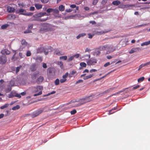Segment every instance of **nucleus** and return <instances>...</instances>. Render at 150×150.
Returning a JSON list of instances; mask_svg holds the SVG:
<instances>
[{
	"label": "nucleus",
	"instance_id": "nucleus-32",
	"mask_svg": "<svg viewBox=\"0 0 150 150\" xmlns=\"http://www.w3.org/2000/svg\"><path fill=\"white\" fill-rule=\"evenodd\" d=\"M53 9L52 8H49L47 9L46 10L47 12L48 13V14H50V13L51 12H53Z\"/></svg>",
	"mask_w": 150,
	"mask_h": 150
},
{
	"label": "nucleus",
	"instance_id": "nucleus-41",
	"mask_svg": "<svg viewBox=\"0 0 150 150\" xmlns=\"http://www.w3.org/2000/svg\"><path fill=\"white\" fill-rule=\"evenodd\" d=\"M76 112V110H73L71 111L70 112L71 114V115H74Z\"/></svg>",
	"mask_w": 150,
	"mask_h": 150
},
{
	"label": "nucleus",
	"instance_id": "nucleus-47",
	"mask_svg": "<svg viewBox=\"0 0 150 150\" xmlns=\"http://www.w3.org/2000/svg\"><path fill=\"white\" fill-rule=\"evenodd\" d=\"M21 66L18 67H16V73H17L18 71H19L21 67Z\"/></svg>",
	"mask_w": 150,
	"mask_h": 150
},
{
	"label": "nucleus",
	"instance_id": "nucleus-45",
	"mask_svg": "<svg viewBox=\"0 0 150 150\" xmlns=\"http://www.w3.org/2000/svg\"><path fill=\"white\" fill-rule=\"evenodd\" d=\"M42 94V92L41 91H40L38 93L35 94L34 95V96H36L41 95Z\"/></svg>",
	"mask_w": 150,
	"mask_h": 150
},
{
	"label": "nucleus",
	"instance_id": "nucleus-39",
	"mask_svg": "<svg viewBox=\"0 0 150 150\" xmlns=\"http://www.w3.org/2000/svg\"><path fill=\"white\" fill-rule=\"evenodd\" d=\"M21 14H23V15H26V16H31V15H33V13H32L30 12V13H22Z\"/></svg>",
	"mask_w": 150,
	"mask_h": 150
},
{
	"label": "nucleus",
	"instance_id": "nucleus-5",
	"mask_svg": "<svg viewBox=\"0 0 150 150\" xmlns=\"http://www.w3.org/2000/svg\"><path fill=\"white\" fill-rule=\"evenodd\" d=\"M86 62L88 65H93L97 63V60L96 59L91 58L88 60Z\"/></svg>",
	"mask_w": 150,
	"mask_h": 150
},
{
	"label": "nucleus",
	"instance_id": "nucleus-50",
	"mask_svg": "<svg viewBox=\"0 0 150 150\" xmlns=\"http://www.w3.org/2000/svg\"><path fill=\"white\" fill-rule=\"evenodd\" d=\"M110 64L109 62H107L104 64V67H106L109 65Z\"/></svg>",
	"mask_w": 150,
	"mask_h": 150
},
{
	"label": "nucleus",
	"instance_id": "nucleus-15",
	"mask_svg": "<svg viewBox=\"0 0 150 150\" xmlns=\"http://www.w3.org/2000/svg\"><path fill=\"white\" fill-rule=\"evenodd\" d=\"M44 79V78L42 76H40L36 80V82L38 83H41Z\"/></svg>",
	"mask_w": 150,
	"mask_h": 150
},
{
	"label": "nucleus",
	"instance_id": "nucleus-61",
	"mask_svg": "<svg viewBox=\"0 0 150 150\" xmlns=\"http://www.w3.org/2000/svg\"><path fill=\"white\" fill-rule=\"evenodd\" d=\"M35 10V8L34 7L31 6L30 7V11H34Z\"/></svg>",
	"mask_w": 150,
	"mask_h": 150
},
{
	"label": "nucleus",
	"instance_id": "nucleus-11",
	"mask_svg": "<svg viewBox=\"0 0 150 150\" xmlns=\"http://www.w3.org/2000/svg\"><path fill=\"white\" fill-rule=\"evenodd\" d=\"M108 45H105L103 46H100L99 47L98 49L100 51H103L107 49V47H108Z\"/></svg>",
	"mask_w": 150,
	"mask_h": 150
},
{
	"label": "nucleus",
	"instance_id": "nucleus-16",
	"mask_svg": "<svg viewBox=\"0 0 150 150\" xmlns=\"http://www.w3.org/2000/svg\"><path fill=\"white\" fill-rule=\"evenodd\" d=\"M94 75V74H89L88 75H87V76H84L83 77V79L84 80L88 79H90V78H91Z\"/></svg>",
	"mask_w": 150,
	"mask_h": 150
},
{
	"label": "nucleus",
	"instance_id": "nucleus-33",
	"mask_svg": "<svg viewBox=\"0 0 150 150\" xmlns=\"http://www.w3.org/2000/svg\"><path fill=\"white\" fill-rule=\"evenodd\" d=\"M69 75L68 72H66L64 75H63L62 77L64 79H66V78Z\"/></svg>",
	"mask_w": 150,
	"mask_h": 150
},
{
	"label": "nucleus",
	"instance_id": "nucleus-25",
	"mask_svg": "<svg viewBox=\"0 0 150 150\" xmlns=\"http://www.w3.org/2000/svg\"><path fill=\"white\" fill-rule=\"evenodd\" d=\"M34 89H36V90H35V92H36L37 91H38L39 90H42L43 88L41 86H37V87H34Z\"/></svg>",
	"mask_w": 150,
	"mask_h": 150
},
{
	"label": "nucleus",
	"instance_id": "nucleus-64",
	"mask_svg": "<svg viewBox=\"0 0 150 150\" xmlns=\"http://www.w3.org/2000/svg\"><path fill=\"white\" fill-rule=\"evenodd\" d=\"M25 11V10L23 8L20 9L19 11V12H23Z\"/></svg>",
	"mask_w": 150,
	"mask_h": 150
},
{
	"label": "nucleus",
	"instance_id": "nucleus-12",
	"mask_svg": "<svg viewBox=\"0 0 150 150\" xmlns=\"http://www.w3.org/2000/svg\"><path fill=\"white\" fill-rule=\"evenodd\" d=\"M10 51L7 49H3L1 51V53L3 54H6L8 55L10 54Z\"/></svg>",
	"mask_w": 150,
	"mask_h": 150
},
{
	"label": "nucleus",
	"instance_id": "nucleus-17",
	"mask_svg": "<svg viewBox=\"0 0 150 150\" xmlns=\"http://www.w3.org/2000/svg\"><path fill=\"white\" fill-rule=\"evenodd\" d=\"M108 32L107 31H101L99 32H96L95 34L97 35H102L104 34L105 33H107Z\"/></svg>",
	"mask_w": 150,
	"mask_h": 150
},
{
	"label": "nucleus",
	"instance_id": "nucleus-21",
	"mask_svg": "<svg viewBox=\"0 0 150 150\" xmlns=\"http://www.w3.org/2000/svg\"><path fill=\"white\" fill-rule=\"evenodd\" d=\"M86 35V34L85 33H81L79 34L78 36H76V38L79 39L81 37H83Z\"/></svg>",
	"mask_w": 150,
	"mask_h": 150
},
{
	"label": "nucleus",
	"instance_id": "nucleus-23",
	"mask_svg": "<svg viewBox=\"0 0 150 150\" xmlns=\"http://www.w3.org/2000/svg\"><path fill=\"white\" fill-rule=\"evenodd\" d=\"M80 65L81 66V67L80 68V69H82L81 67H85L86 66V64L85 63L83 62H82L80 63Z\"/></svg>",
	"mask_w": 150,
	"mask_h": 150
},
{
	"label": "nucleus",
	"instance_id": "nucleus-56",
	"mask_svg": "<svg viewBox=\"0 0 150 150\" xmlns=\"http://www.w3.org/2000/svg\"><path fill=\"white\" fill-rule=\"evenodd\" d=\"M73 56L74 57H75L76 58H78L79 57L80 54H77Z\"/></svg>",
	"mask_w": 150,
	"mask_h": 150
},
{
	"label": "nucleus",
	"instance_id": "nucleus-29",
	"mask_svg": "<svg viewBox=\"0 0 150 150\" xmlns=\"http://www.w3.org/2000/svg\"><path fill=\"white\" fill-rule=\"evenodd\" d=\"M60 81L58 79H57L54 81V83L55 85H58Z\"/></svg>",
	"mask_w": 150,
	"mask_h": 150
},
{
	"label": "nucleus",
	"instance_id": "nucleus-31",
	"mask_svg": "<svg viewBox=\"0 0 150 150\" xmlns=\"http://www.w3.org/2000/svg\"><path fill=\"white\" fill-rule=\"evenodd\" d=\"M67 57L66 56H61L59 57L60 59H63L64 60H67Z\"/></svg>",
	"mask_w": 150,
	"mask_h": 150
},
{
	"label": "nucleus",
	"instance_id": "nucleus-40",
	"mask_svg": "<svg viewBox=\"0 0 150 150\" xmlns=\"http://www.w3.org/2000/svg\"><path fill=\"white\" fill-rule=\"evenodd\" d=\"M116 109H117V107H115L113 108L112 110H109V112L108 114H109V115H110L111 114L113 113H114V112H111L112 111V110H116Z\"/></svg>",
	"mask_w": 150,
	"mask_h": 150
},
{
	"label": "nucleus",
	"instance_id": "nucleus-52",
	"mask_svg": "<svg viewBox=\"0 0 150 150\" xmlns=\"http://www.w3.org/2000/svg\"><path fill=\"white\" fill-rule=\"evenodd\" d=\"M140 87V85H137L135 86L133 88V90H134L139 88Z\"/></svg>",
	"mask_w": 150,
	"mask_h": 150
},
{
	"label": "nucleus",
	"instance_id": "nucleus-36",
	"mask_svg": "<svg viewBox=\"0 0 150 150\" xmlns=\"http://www.w3.org/2000/svg\"><path fill=\"white\" fill-rule=\"evenodd\" d=\"M8 24H5L1 26V28L2 29H4L6 28L8 26Z\"/></svg>",
	"mask_w": 150,
	"mask_h": 150
},
{
	"label": "nucleus",
	"instance_id": "nucleus-22",
	"mask_svg": "<svg viewBox=\"0 0 150 150\" xmlns=\"http://www.w3.org/2000/svg\"><path fill=\"white\" fill-rule=\"evenodd\" d=\"M59 10L60 11H62L64 10V6L62 5H60L59 7Z\"/></svg>",
	"mask_w": 150,
	"mask_h": 150
},
{
	"label": "nucleus",
	"instance_id": "nucleus-46",
	"mask_svg": "<svg viewBox=\"0 0 150 150\" xmlns=\"http://www.w3.org/2000/svg\"><path fill=\"white\" fill-rule=\"evenodd\" d=\"M98 0H93L92 3L94 5H96L98 2Z\"/></svg>",
	"mask_w": 150,
	"mask_h": 150
},
{
	"label": "nucleus",
	"instance_id": "nucleus-6",
	"mask_svg": "<svg viewBox=\"0 0 150 150\" xmlns=\"http://www.w3.org/2000/svg\"><path fill=\"white\" fill-rule=\"evenodd\" d=\"M49 16L50 14H47L46 12H40L37 14H36L33 15V17L35 18L40 17L44 16L45 15Z\"/></svg>",
	"mask_w": 150,
	"mask_h": 150
},
{
	"label": "nucleus",
	"instance_id": "nucleus-54",
	"mask_svg": "<svg viewBox=\"0 0 150 150\" xmlns=\"http://www.w3.org/2000/svg\"><path fill=\"white\" fill-rule=\"evenodd\" d=\"M100 52L99 50H98L96 51L95 53V54H96V55H98L100 54Z\"/></svg>",
	"mask_w": 150,
	"mask_h": 150
},
{
	"label": "nucleus",
	"instance_id": "nucleus-35",
	"mask_svg": "<svg viewBox=\"0 0 150 150\" xmlns=\"http://www.w3.org/2000/svg\"><path fill=\"white\" fill-rule=\"evenodd\" d=\"M18 5L19 6L21 7H23L25 6V4L23 2L18 4Z\"/></svg>",
	"mask_w": 150,
	"mask_h": 150
},
{
	"label": "nucleus",
	"instance_id": "nucleus-37",
	"mask_svg": "<svg viewBox=\"0 0 150 150\" xmlns=\"http://www.w3.org/2000/svg\"><path fill=\"white\" fill-rule=\"evenodd\" d=\"M74 57L73 55L70 57V58H69L67 59V61L68 62H70V61H71L72 60L74 59Z\"/></svg>",
	"mask_w": 150,
	"mask_h": 150
},
{
	"label": "nucleus",
	"instance_id": "nucleus-8",
	"mask_svg": "<svg viewBox=\"0 0 150 150\" xmlns=\"http://www.w3.org/2000/svg\"><path fill=\"white\" fill-rule=\"evenodd\" d=\"M116 47L113 46L112 45H108L107 47V50L109 52H113L116 50Z\"/></svg>",
	"mask_w": 150,
	"mask_h": 150
},
{
	"label": "nucleus",
	"instance_id": "nucleus-38",
	"mask_svg": "<svg viewBox=\"0 0 150 150\" xmlns=\"http://www.w3.org/2000/svg\"><path fill=\"white\" fill-rule=\"evenodd\" d=\"M53 12L57 14H58L59 13V11L57 9H53Z\"/></svg>",
	"mask_w": 150,
	"mask_h": 150
},
{
	"label": "nucleus",
	"instance_id": "nucleus-9",
	"mask_svg": "<svg viewBox=\"0 0 150 150\" xmlns=\"http://www.w3.org/2000/svg\"><path fill=\"white\" fill-rule=\"evenodd\" d=\"M140 50V48L139 47L134 48H132L129 52V54H132L134 52H138Z\"/></svg>",
	"mask_w": 150,
	"mask_h": 150
},
{
	"label": "nucleus",
	"instance_id": "nucleus-62",
	"mask_svg": "<svg viewBox=\"0 0 150 150\" xmlns=\"http://www.w3.org/2000/svg\"><path fill=\"white\" fill-rule=\"evenodd\" d=\"M90 23H91L92 24H96V23L94 21H90L89 22Z\"/></svg>",
	"mask_w": 150,
	"mask_h": 150
},
{
	"label": "nucleus",
	"instance_id": "nucleus-28",
	"mask_svg": "<svg viewBox=\"0 0 150 150\" xmlns=\"http://www.w3.org/2000/svg\"><path fill=\"white\" fill-rule=\"evenodd\" d=\"M144 79V77H142L138 79L137 80V81L138 82H140L143 81Z\"/></svg>",
	"mask_w": 150,
	"mask_h": 150
},
{
	"label": "nucleus",
	"instance_id": "nucleus-24",
	"mask_svg": "<svg viewBox=\"0 0 150 150\" xmlns=\"http://www.w3.org/2000/svg\"><path fill=\"white\" fill-rule=\"evenodd\" d=\"M150 44V40L146 42L142 43L141 44V46H143L144 45H147Z\"/></svg>",
	"mask_w": 150,
	"mask_h": 150
},
{
	"label": "nucleus",
	"instance_id": "nucleus-27",
	"mask_svg": "<svg viewBox=\"0 0 150 150\" xmlns=\"http://www.w3.org/2000/svg\"><path fill=\"white\" fill-rule=\"evenodd\" d=\"M21 43L22 45L25 46L27 45V43L24 40H23L21 41Z\"/></svg>",
	"mask_w": 150,
	"mask_h": 150
},
{
	"label": "nucleus",
	"instance_id": "nucleus-30",
	"mask_svg": "<svg viewBox=\"0 0 150 150\" xmlns=\"http://www.w3.org/2000/svg\"><path fill=\"white\" fill-rule=\"evenodd\" d=\"M8 105H9L8 104H6L4 105L1 106L0 107V108L1 109H4L8 107Z\"/></svg>",
	"mask_w": 150,
	"mask_h": 150
},
{
	"label": "nucleus",
	"instance_id": "nucleus-48",
	"mask_svg": "<svg viewBox=\"0 0 150 150\" xmlns=\"http://www.w3.org/2000/svg\"><path fill=\"white\" fill-rule=\"evenodd\" d=\"M32 32V31L30 30H28L24 31V33H30Z\"/></svg>",
	"mask_w": 150,
	"mask_h": 150
},
{
	"label": "nucleus",
	"instance_id": "nucleus-60",
	"mask_svg": "<svg viewBox=\"0 0 150 150\" xmlns=\"http://www.w3.org/2000/svg\"><path fill=\"white\" fill-rule=\"evenodd\" d=\"M107 0H103L102 1V4L103 5L105 4L106 3Z\"/></svg>",
	"mask_w": 150,
	"mask_h": 150
},
{
	"label": "nucleus",
	"instance_id": "nucleus-26",
	"mask_svg": "<svg viewBox=\"0 0 150 150\" xmlns=\"http://www.w3.org/2000/svg\"><path fill=\"white\" fill-rule=\"evenodd\" d=\"M114 88H109L108 89L104 91V92L102 93V94H105L106 93H108L110 92V91L112 90Z\"/></svg>",
	"mask_w": 150,
	"mask_h": 150
},
{
	"label": "nucleus",
	"instance_id": "nucleus-57",
	"mask_svg": "<svg viewBox=\"0 0 150 150\" xmlns=\"http://www.w3.org/2000/svg\"><path fill=\"white\" fill-rule=\"evenodd\" d=\"M59 64L60 65V66L61 68L63 67V63L62 62H60L59 63Z\"/></svg>",
	"mask_w": 150,
	"mask_h": 150
},
{
	"label": "nucleus",
	"instance_id": "nucleus-4",
	"mask_svg": "<svg viewBox=\"0 0 150 150\" xmlns=\"http://www.w3.org/2000/svg\"><path fill=\"white\" fill-rule=\"evenodd\" d=\"M55 69L53 68H50L48 69L47 70V74L50 77H52L55 75Z\"/></svg>",
	"mask_w": 150,
	"mask_h": 150
},
{
	"label": "nucleus",
	"instance_id": "nucleus-55",
	"mask_svg": "<svg viewBox=\"0 0 150 150\" xmlns=\"http://www.w3.org/2000/svg\"><path fill=\"white\" fill-rule=\"evenodd\" d=\"M15 96L20 98L21 97L20 94H18V93H16L15 95Z\"/></svg>",
	"mask_w": 150,
	"mask_h": 150
},
{
	"label": "nucleus",
	"instance_id": "nucleus-51",
	"mask_svg": "<svg viewBox=\"0 0 150 150\" xmlns=\"http://www.w3.org/2000/svg\"><path fill=\"white\" fill-rule=\"evenodd\" d=\"M42 3L45 4L48 2L49 0H40Z\"/></svg>",
	"mask_w": 150,
	"mask_h": 150
},
{
	"label": "nucleus",
	"instance_id": "nucleus-18",
	"mask_svg": "<svg viewBox=\"0 0 150 150\" xmlns=\"http://www.w3.org/2000/svg\"><path fill=\"white\" fill-rule=\"evenodd\" d=\"M30 70L32 71H34L36 70V65L35 64H33L30 67Z\"/></svg>",
	"mask_w": 150,
	"mask_h": 150
},
{
	"label": "nucleus",
	"instance_id": "nucleus-19",
	"mask_svg": "<svg viewBox=\"0 0 150 150\" xmlns=\"http://www.w3.org/2000/svg\"><path fill=\"white\" fill-rule=\"evenodd\" d=\"M35 6L37 9H41L42 7V5L41 4H35Z\"/></svg>",
	"mask_w": 150,
	"mask_h": 150
},
{
	"label": "nucleus",
	"instance_id": "nucleus-7",
	"mask_svg": "<svg viewBox=\"0 0 150 150\" xmlns=\"http://www.w3.org/2000/svg\"><path fill=\"white\" fill-rule=\"evenodd\" d=\"M6 57L5 56L3 55L0 57V64H4L6 62Z\"/></svg>",
	"mask_w": 150,
	"mask_h": 150
},
{
	"label": "nucleus",
	"instance_id": "nucleus-10",
	"mask_svg": "<svg viewBox=\"0 0 150 150\" xmlns=\"http://www.w3.org/2000/svg\"><path fill=\"white\" fill-rule=\"evenodd\" d=\"M54 54L60 56L64 54V53L62 51H60L58 49H56L54 52Z\"/></svg>",
	"mask_w": 150,
	"mask_h": 150
},
{
	"label": "nucleus",
	"instance_id": "nucleus-3",
	"mask_svg": "<svg viewBox=\"0 0 150 150\" xmlns=\"http://www.w3.org/2000/svg\"><path fill=\"white\" fill-rule=\"evenodd\" d=\"M44 110V108H40L31 114V116L33 118L35 117L42 113L43 112Z\"/></svg>",
	"mask_w": 150,
	"mask_h": 150
},
{
	"label": "nucleus",
	"instance_id": "nucleus-34",
	"mask_svg": "<svg viewBox=\"0 0 150 150\" xmlns=\"http://www.w3.org/2000/svg\"><path fill=\"white\" fill-rule=\"evenodd\" d=\"M20 108V106L18 105H17L16 106H14L12 108V109L13 110H17Z\"/></svg>",
	"mask_w": 150,
	"mask_h": 150
},
{
	"label": "nucleus",
	"instance_id": "nucleus-44",
	"mask_svg": "<svg viewBox=\"0 0 150 150\" xmlns=\"http://www.w3.org/2000/svg\"><path fill=\"white\" fill-rule=\"evenodd\" d=\"M31 55V53L30 51H28L27 52L26 55L27 57L30 56Z\"/></svg>",
	"mask_w": 150,
	"mask_h": 150
},
{
	"label": "nucleus",
	"instance_id": "nucleus-53",
	"mask_svg": "<svg viewBox=\"0 0 150 150\" xmlns=\"http://www.w3.org/2000/svg\"><path fill=\"white\" fill-rule=\"evenodd\" d=\"M88 38H92L93 36H94V35H91L90 33H89L88 34Z\"/></svg>",
	"mask_w": 150,
	"mask_h": 150
},
{
	"label": "nucleus",
	"instance_id": "nucleus-59",
	"mask_svg": "<svg viewBox=\"0 0 150 150\" xmlns=\"http://www.w3.org/2000/svg\"><path fill=\"white\" fill-rule=\"evenodd\" d=\"M143 67V66L142 64L139 66V68L138 70V71H139Z\"/></svg>",
	"mask_w": 150,
	"mask_h": 150
},
{
	"label": "nucleus",
	"instance_id": "nucleus-63",
	"mask_svg": "<svg viewBox=\"0 0 150 150\" xmlns=\"http://www.w3.org/2000/svg\"><path fill=\"white\" fill-rule=\"evenodd\" d=\"M70 7L72 8H74L76 7V6L75 4H72L70 5Z\"/></svg>",
	"mask_w": 150,
	"mask_h": 150
},
{
	"label": "nucleus",
	"instance_id": "nucleus-58",
	"mask_svg": "<svg viewBox=\"0 0 150 150\" xmlns=\"http://www.w3.org/2000/svg\"><path fill=\"white\" fill-rule=\"evenodd\" d=\"M97 70L96 69H91L90 70V73H92V72H95L97 71Z\"/></svg>",
	"mask_w": 150,
	"mask_h": 150
},
{
	"label": "nucleus",
	"instance_id": "nucleus-43",
	"mask_svg": "<svg viewBox=\"0 0 150 150\" xmlns=\"http://www.w3.org/2000/svg\"><path fill=\"white\" fill-rule=\"evenodd\" d=\"M142 64L143 67L147 66L150 64V61L144 64Z\"/></svg>",
	"mask_w": 150,
	"mask_h": 150
},
{
	"label": "nucleus",
	"instance_id": "nucleus-20",
	"mask_svg": "<svg viewBox=\"0 0 150 150\" xmlns=\"http://www.w3.org/2000/svg\"><path fill=\"white\" fill-rule=\"evenodd\" d=\"M120 3V2L119 1L117 0L113 1L112 2V4L115 6H118Z\"/></svg>",
	"mask_w": 150,
	"mask_h": 150
},
{
	"label": "nucleus",
	"instance_id": "nucleus-2",
	"mask_svg": "<svg viewBox=\"0 0 150 150\" xmlns=\"http://www.w3.org/2000/svg\"><path fill=\"white\" fill-rule=\"evenodd\" d=\"M48 51L47 49H46L45 47L41 46L38 48L37 49V53H41L43 52L45 55H46L48 53Z\"/></svg>",
	"mask_w": 150,
	"mask_h": 150
},
{
	"label": "nucleus",
	"instance_id": "nucleus-49",
	"mask_svg": "<svg viewBox=\"0 0 150 150\" xmlns=\"http://www.w3.org/2000/svg\"><path fill=\"white\" fill-rule=\"evenodd\" d=\"M33 24H29L28 25V29H31L33 27Z\"/></svg>",
	"mask_w": 150,
	"mask_h": 150
},
{
	"label": "nucleus",
	"instance_id": "nucleus-14",
	"mask_svg": "<svg viewBox=\"0 0 150 150\" xmlns=\"http://www.w3.org/2000/svg\"><path fill=\"white\" fill-rule=\"evenodd\" d=\"M15 9L14 8L10 6H9L7 7V11L10 13L13 12L14 11Z\"/></svg>",
	"mask_w": 150,
	"mask_h": 150
},
{
	"label": "nucleus",
	"instance_id": "nucleus-42",
	"mask_svg": "<svg viewBox=\"0 0 150 150\" xmlns=\"http://www.w3.org/2000/svg\"><path fill=\"white\" fill-rule=\"evenodd\" d=\"M67 80V79H64L63 78V79H61L60 80V82L61 83H62L66 81Z\"/></svg>",
	"mask_w": 150,
	"mask_h": 150
},
{
	"label": "nucleus",
	"instance_id": "nucleus-1",
	"mask_svg": "<svg viewBox=\"0 0 150 150\" xmlns=\"http://www.w3.org/2000/svg\"><path fill=\"white\" fill-rule=\"evenodd\" d=\"M93 97L92 96L86 97L84 98L80 99L79 101V103L77 104L76 106H78L81 105L87 102H89L92 100Z\"/></svg>",
	"mask_w": 150,
	"mask_h": 150
},
{
	"label": "nucleus",
	"instance_id": "nucleus-13",
	"mask_svg": "<svg viewBox=\"0 0 150 150\" xmlns=\"http://www.w3.org/2000/svg\"><path fill=\"white\" fill-rule=\"evenodd\" d=\"M48 18L47 17L45 18L44 19H40V18H35L32 21H41V22H43L47 20Z\"/></svg>",
	"mask_w": 150,
	"mask_h": 150
}]
</instances>
